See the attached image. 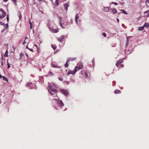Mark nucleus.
I'll return each instance as SVG.
<instances>
[{
    "label": "nucleus",
    "instance_id": "obj_5",
    "mask_svg": "<svg viewBox=\"0 0 149 149\" xmlns=\"http://www.w3.org/2000/svg\"><path fill=\"white\" fill-rule=\"evenodd\" d=\"M50 30L52 33H56L58 32V29H56V27L55 26V27H53L51 28L50 29Z\"/></svg>",
    "mask_w": 149,
    "mask_h": 149
},
{
    "label": "nucleus",
    "instance_id": "obj_23",
    "mask_svg": "<svg viewBox=\"0 0 149 149\" xmlns=\"http://www.w3.org/2000/svg\"><path fill=\"white\" fill-rule=\"evenodd\" d=\"M52 47L54 50H55L57 48L56 46L55 45H52Z\"/></svg>",
    "mask_w": 149,
    "mask_h": 149
},
{
    "label": "nucleus",
    "instance_id": "obj_52",
    "mask_svg": "<svg viewBox=\"0 0 149 149\" xmlns=\"http://www.w3.org/2000/svg\"><path fill=\"white\" fill-rule=\"evenodd\" d=\"M13 49L15 50V47L14 46H13Z\"/></svg>",
    "mask_w": 149,
    "mask_h": 149
},
{
    "label": "nucleus",
    "instance_id": "obj_42",
    "mask_svg": "<svg viewBox=\"0 0 149 149\" xmlns=\"http://www.w3.org/2000/svg\"><path fill=\"white\" fill-rule=\"evenodd\" d=\"M28 49L30 51L32 52H33V49H30L29 48H28Z\"/></svg>",
    "mask_w": 149,
    "mask_h": 149
},
{
    "label": "nucleus",
    "instance_id": "obj_38",
    "mask_svg": "<svg viewBox=\"0 0 149 149\" xmlns=\"http://www.w3.org/2000/svg\"><path fill=\"white\" fill-rule=\"evenodd\" d=\"M111 3L112 4H115V5H117L118 4V3H116V2H112Z\"/></svg>",
    "mask_w": 149,
    "mask_h": 149
},
{
    "label": "nucleus",
    "instance_id": "obj_46",
    "mask_svg": "<svg viewBox=\"0 0 149 149\" xmlns=\"http://www.w3.org/2000/svg\"><path fill=\"white\" fill-rule=\"evenodd\" d=\"M146 3H149V0H147L146 1Z\"/></svg>",
    "mask_w": 149,
    "mask_h": 149
},
{
    "label": "nucleus",
    "instance_id": "obj_9",
    "mask_svg": "<svg viewBox=\"0 0 149 149\" xmlns=\"http://www.w3.org/2000/svg\"><path fill=\"white\" fill-rule=\"evenodd\" d=\"M83 67V63H79L78 66H77L76 67H78L77 68V70H79L80 69H81Z\"/></svg>",
    "mask_w": 149,
    "mask_h": 149
},
{
    "label": "nucleus",
    "instance_id": "obj_1",
    "mask_svg": "<svg viewBox=\"0 0 149 149\" xmlns=\"http://www.w3.org/2000/svg\"><path fill=\"white\" fill-rule=\"evenodd\" d=\"M48 91L49 93L52 95L53 94L52 93V92L55 93H57V90L55 88H53L52 86L50 84H49V85Z\"/></svg>",
    "mask_w": 149,
    "mask_h": 149
},
{
    "label": "nucleus",
    "instance_id": "obj_20",
    "mask_svg": "<svg viewBox=\"0 0 149 149\" xmlns=\"http://www.w3.org/2000/svg\"><path fill=\"white\" fill-rule=\"evenodd\" d=\"M144 27L143 26H141L138 29L140 31H141L144 29Z\"/></svg>",
    "mask_w": 149,
    "mask_h": 149
},
{
    "label": "nucleus",
    "instance_id": "obj_26",
    "mask_svg": "<svg viewBox=\"0 0 149 149\" xmlns=\"http://www.w3.org/2000/svg\"><path fill=\"white\" fill-rule=\"evenodd\" d=\"M112 12L113 14H115L117 12V10L116 9H113L112 10Z\"/></svg>",
    "mask_w": 149,
    "mask_h": 149
},
{
    "label": "nucleus",
    "instance_id": "obj_27",
    "mask_svg": "<svg viewBox=\"0 0 149 149\" xmlns=\"http://www.w3.org/2000/svg\"><path fill=\"white\" fill-rule=\"evenodd\" d=\"M2 77L3 78V80H5V81H8V79H7V78H6L5 77L3 76Z\"/></svg>",
    "mask_w": 149,
    "mask_h": 149
},
{
    "label": "nucleus",
    "instance_id": "obj_22",
    "mask_svg": "<svg viewBox=\"0 0 149 149\" xmlns=\"http://www.w3.org/2000/svg\"><path fill=\"white\" fill-rule=\"evenodd\" d=\"M33 84L32 83H28L27 84L26 86L30 87L31 86H32Z\"/></svg>",
    "mask_w": 149,
    "mask_h": 149
},
{
    "label": "nucleus",
    "instance_id": "obj_14",
    "mask_svg": "<svg viewBox=\"0 0 149 149\" xmlns=\"http://www.w3.org/2000/svg\"><path fill=\"white\" fill-rule=\"evenodd\" d=\"M145 16L148 17L149 16V10L145 12Z\"/></svg>",
    "mask_w": 149,
    "mask_h": 149
},
{
    "label": "nucleus",
    "instance_id": "obj_45",
    "mask_svg": "<svg viewBox=\"0 0 149 149\" xmlns=\"http://www.w3.org/2000/svg\"><path fill=\"white\" fill-rule=\"evenodd\" d=\"M53 85L55 87H56V85L55 83H53Z\"/></svg>",
    "mask_w": 149,
    "mask_h": 149
},
{
    "label": "nucleus",
    "instance_id": "obj_39",
    "mask_svg": "<svg viewBox=\"0 0 149 149\" xmlns=\"http://www.w3.org/2000/svg\"><path fill=\"white\" fill-rule=\"evenodd\" d=\"M20 57H22L23 56V54L22 53H21L19 54Z\"/></svg>",
    "mask_w": 149,
    "mask_h": 149
},
{
    "label": "nucleus",
    "instance_id": "obj_17",
    "mask_svg": "<svg viewBox=\"0 0 149 149\" xmlns=\"http://www.w3.org/2000/svg\"><path fill=\"white\" fill-rule=\"evenodd\" d=\"M143 26L144 27H146L147 28H148L149 26V24L147 23H145L144 24Z\"/></svg>",
    "mask_w": 149,
    "mask_h": 149
},
{
    "label": "nucleus",
    "instance_id": "obj_31",
    "mask_svg": "<svg viewBox=\"0 0 149 149\" xmlns=\"http://www.w3.org/2000/svg\"><path fill=\"white\" fill-rule=\"evenodd\" d=\"M6 19H7V20L8 22L9 20V16L8 15H7Z\"/></svg>",
    "mask_w": 149,
    "mask_h": 149
},
{
    "label": "nucleus",
    "instance_id": "obj_13",
    "mask_svg": "<svg viewBox=\"0 0 149 149\" xmlns=\"http://www.w3.org/2000/svg\"><path fill=\"white\" fill-rule=\"evenodd\" d=\"M79 17L78 16V14H77L75 16V21L76 22V23L77 24H78V19L79 18Z\"/></svg>",
    "mask_w": 149,
    "mask_h": 149
},
{
    "label": "nucleus",
    "instance_id": "obj_50",
    "mask_svg": "<svg viewBox=\"0 0 149 149\" xmlns=\"http://www.w3.org/2000/svg\"><path fill=\"white\" fill-rule=\"evenodd\" d=\"M30 28L31 29H32V25H30Z\"/></svg>",
    "mask_w": 149,
    "mask_h": 149
},
{
    "label": "nucleus",
    "instance_id": "obj_40",
    "mask_svg": "<svg viewBox=\"0 0 149 149\" xmlns=\"http://www.w3.org/2000/svg\"><path fill=\"white\" fill-rule=\"evenodd\" d=\"M7 65H8V68H9L10 67V65L9 64L8 62V63H7Z\"/></svg>",
    "mask_w": 149,
    "mask_h": 149
},
{
    "label": "nucleus",
    "instance_id": "obj_53",
    "mask_svg": "<svg viewBox=\"0 0 149 149\" xmlns=\"http://www.w3.org/2000/svg\"><path fill=\"white\" fill-rule=\"evenodd\" d=\"M28 38L27 37H25V38H24V39H25V40H26Z\"/></svg>",
    "mask_w": 149,
    "mask_h": 149
},
{
    "label": "nucleus",
    "instance_id": "obj_57",
    "mask_svg": "<svg viewBox=\"0 0 149 149\" xmlns=\"http://www.w3.org/2000/svg\"><path fill=\"white\" fill-rule=\"evenodd\" d=\"M26 48H28H28H29L28 47H27V45L26 46Z\"/></svg>",
    "mask_w": 149,
    "mask_h": 149
},
{
    "label": "nucleus",
    "instance_id": "obj_49",
    "mask_svg": "<svg viewBox=\"0 0 149 149\" xmlns=\"http://www.w3.org/2000/svg\"><path fill=\"white\" fill-rule=\"evenodd\" d=\"M3 1L5 2H6L8 1V0H3Z\"/></svg>",
    "mask_w": 149,
    "mask_h": 149
},
{
    "label": "nucleus",
    "instance_id": "obj_11",
    "mask_svg": "<svg viewBox=\"0 0 149 149\" xmlns=\"http://www.w3.org/2000/svg\"><path fill=\"white\" fill-rule=\"evenodd\" d=\"M49 25V29L53 27H55V25L53 22H50Z\"/></svg>",
    "mask_w": 149,
    "mask_h": 149
},
{
    "label": "nucleus",
    "instance_id": "obj_33",
    "mask_svg": "<svg viewBox=\"0 0 149 149\" xmlns=\"http://www.w3.org/2000/svg\"><path fill=\"white\" fill-rule=\"evenodd\" d=\"M84 74L86 76L85 77V78L87 77V72H86L85 71L84 72Z\"/></svg>",
    "mask_w": 149,
    "mask_h": 149
},
{
    "label": "nucleus",
    "instance_id": "obj_8",
    "mask_svg": "<svg viewBox=\"0 0 149 149\" xmlns=\"http://www.w3.org/2000/svg\"><path fill=\"white\" fill-rule=\"evenodd\" d=\"M65 37L63 36H61L58 38V40L60 42H62L64 40Z\"/></svg>",
    "mask_w": 149,
    "mask_h": 149
},
{
    "label": "nucleus",
    "instance_id": "obj_36",
    "mask_svg": "<svg viewBox=\"0 0 149 149\" xmlns=\"http://www.w3.org/2000/svg\"><path fill=\"white\" fill-rule=\"evenodd\" d=\"M12 1L15 4V5H16L17 2L16 0H12Z\"/></svg>",
    "mask_w": 149,
    "mask_h": 149
},
{
    "label": "nucleus",
    "instance_id": "obj_56",
    "mask_svg": "<svg viewBox=\"0 0 149 149\" xmlns=\"http://www.w3.org/2000/svg\"><path fill=\"white\" fill-rule=\"evenodd\" d=\"M38 1H42V0H38Z\"/></svg>",
    "mask_w": 149,
    "mask_h": 149
},
{
    "label": "nucleus",
    "instance_id": "obj_4",
    "mask_svg": "<svg viewBox=\"0 0 149 149\" xmlns=\"http://www.w3.org/2000/svg\"><path fill=\"white\" fill-rule=\"evenodd\" d=\"M78 67H75L73 71H70L68 72L67 73V74L68 75H69L70 74H72L73 75L74 74H75L76 72L77 71V69Z\"/></svg>",
    "mask_w": 149,
    "mask_h": 149
},
{
    "label": "nucleus",
    "instance_id": "obj_30",
    "mask_svg": "<svg viewBox=\"0 0 149 149\" xmlns=\"http://www.w3.org/2000/svg\"><path fill=\"white\" fill-rule=\"evenodd\" d=\"M4 25L5 26H6V27L5 28V29H6L8 28V24L7 23L6 24H5Z\"/></svg>",
    "mask_w": 149,
    "mask_h": 149
},
{
    "label": "nucleus",
    "instance_id": "obj_34",
    "mask_svg": "<svg viewBox=\"0 0 149 149\" xmlns=\"http://www.w3.org/2000/svg\"><path fill=\"white\" fill-rule=\"evenodd\" d=\"M102 34L103 36H104V37H105L107 36L106 34L105 33H102Z\"/></svg>",
    "mask_w": 149,
    "mask_h": 149
},
{
    "label": "nucleus",
    "instance_id": "obj_48",
    "mask_svg": "<svg viewBox=\"0 0 149 149\" xmlns=\"http://www.w3.org/2000/svg\"><path fill=\"white\" fill-rule=\"evenodd\" d=\"M3 76L0 74V78H2Z\"/></svg>",
    "mask_w": 149,
    "mask_h": 149
},
{
    "label": "nucleus",
    "instance_id": "obj_43",
    "mask_svg": "<svg viewBox=\"0 0 149 149\" xmlns=\"http://www.w3.org/2000/svg\"><path fill=\"white\" fill-rule=\"evenodd\" d=\"M53 100L57 102H58V100L54 98Z\"/></svg>",
    "mask_w": 149,
    "mask_h": 149
},
{
    "label": "nucleus",
    "instance_id": "obj_10",
    "mask_svg": "<svg viewBox=\"0 0 149 149\" xmlns=\"http://www.w3.org/2000/svg\"><path fill=\"white\" fill-rule=\"evenodd\" d=\"M76 59L75 57H69L67 59V62H69L70 61H72L75 60Z\"/></svg>",
    "mask_w": 149,
    "mask_h": 149
},
{
    "label": "nucleus",
    "instance_id": "obj_44",
    "mask_svg": "<svg viewBox=\"0 0 149 149\" xmlns=\"http://www.w3.org/2000/svg\"><path fill=\"white\" fill-rule=\"evenodd\" d=\"M128 41H129V40H128V37H127V42H128ZM127 43H126V45H127Z\"/></svg>",
    "mask_w": 149,
    "mask_h": 149
},
{
    "label": "nucleus",
    "instance_id": "obj_16",
    "mask_svg": "<svg viewBox=\"0 0 149 149\" xmlns=\"http://www.w3.org/2000/svg\"><path fill=\"white\" fill-rule=\"evenodd\" d=\"M114 93L115 94H119L121 93V91L119 90L116 89L115 90Z\"/></svg>",
    "mask_w": 149,
    "mask_h": 149
},
{
    "label": "nucleus",
    "instance_id": "obj_35",
    "mask_svg": "<svg viewBox=\"0 0 149 149\" xmlns=\"http://www.w3.org/2000/svg\"><path fill=\"white\" fill-rule=\"evenodd\" d=\"M49 74L51 75H53L52 72L51 71H49Z\"/></svg>",
    "mask_w": 149,
    "mask_h": 149
},
{
    "label": "nucleus",
    "instance_id": "obj_24",
    "mask_svg": "<svg viewBox=\"0 0 149 149\" xmlns=\"http://www.w3.org/2000/svg\"><path fill=\"white\" fill-rule=\"evenodd\" d=\"M121 11H122V12L123 13L125 14H127V12L125 11V10H121Z\"/></svg>",
    "mask_w": 149,
    "mask_h": 149
},
{
    "label": "nucleus",
    "instance_id": "obj_3",
    "mask_svg": "<svg viewBox=\"0 0 149 149\" xmlns=\"http://www.w3.org/2000/svg\"><path fill=\"white\" fill-rule=\"evenodd\" d=\"M123 62V61H121V60H119L118 62H117V63L116 64V65L119 68H123V67L124 65L123 64H121V63Z\"/></svg>",
    "mask_w": 149,
    "mask_h": 149
},
{
    "label": "nucleus",
    "instance_id": "obj_51",
    "mask_svg": "<svg viewBox=\"0 0 149 149\" xmlns=\"http://www.w3.org/2000/svg\"><path fill=\"white\" fill-rule=\"evenodd\" d=\"M117 21L118 22H119V19L118 18H117Z\"/></svg>",
    "mask_w": 149,
    "mask_h": 149
},
{
    "label": "nucleus",
    "instance_id": "obj_2",
    "mask_svg": "<svg viewBox=\"0 0 149 149\" xmlns=\"http://www.w3.org/2000/svg\"><path fill=\"white\" fill-rule=\"evenodd\" d=\"M6 15L5 11L3 9L0 8V19L4 17Z\"/></svg>",
    "mask_w": 149,
    "mask_h": 149
},
{
    "label": "nucleus",
    "instance_id": "obj_58",
    "mask_svg": "<svg viewBox=\"0 0 149 149\" xmlns=\"http://www.w3.org/2000/svg\"><path fill=\"white\" fill-rule=\"evenodd\" d=\"M1 65H3V63H1Z\"/></svg>",
    "mask_w": 149,
    "mask_h": 149
},
{
    "label": "nucleus",
    "instance_id": "obj_21",
    "mask_svg": "<svg viewBox=\"0 0 149 149\" xmlns=\"http://www.w3.org/2000/svg\"><path fill=\"white\" fill-rule=\"evenodd\" d=\"M8 51H7V50L5 52V53L4 54V56L5 57H8Z\"/></svg>",
    "mask_w": 149,
    "mask_h": 149
},
{
    "label": "nucleus",
    "instance_id": "obj_28",
    "mask_svg": "<svg viewBox=\"0 0 149 149\" xmlns=\"http://www.w3.org/2000/svg\"><path fill=\"white\" fill-rule=\"evenodd\" d=\"M59 4L58 0H56V6L58 5Z\"/></svg>",
    "mask_w": 149,
    "mask_h": 149
},
{
    "label": "nucleus",
    "instance_id": "obj_7",
    "mask_svg": "<svg viewBox=\"0 0 149 149\" xmlns=\"http://www.w3.org/2000/svg\"><path fill=\"white\" fill-rule=\"evenodd\" d=\"M58 19L60 22V24L61 26L63 29H64L65 27V25H63V23H61L62 19L61 17H59Z\"/></svg>",
    "mask_w": 149,
    "mask_h": 149
},
{
    "label": "nucleus",
    "instance_id": "obj_37",
    "mask_svg": "<svg viewBox=\"0 0 149 149\" xmlns=\"http://www.w3.org/2000/svg\"><path fill=\"white\" fill-rule=\"evenodd\" d=\"M58 79L59 80L61 81H62L63 80V79L62 78H59Z\"/></svg>",
    "mask_w": 149,
    "mask_h": 149
},
{
    "label": "nucleus",
    "instance_id": "obj_19",
    "mask_svg": "<svg viewBox=\"0 0 149 149\" xmlns=\"http://www.w3.org/2000/svg\"><path fill=\"white\" fill-rule=\"evenodd\" d=\"M52 67L54 68H60V67L57 66L56 65H55L54 64H52Z\"/></svg>",
    "mask_w": 149,
    "mask_h": 149
},
{
    "label": "nucleus",
    "instance_id": "obj_18",
    "mask_svg": "<svg viewBox=\"0 0 149 149\" xmlns=\"http://www.w3.org/2000/svg\"><path fill=\"white\" fill-rule=\"evenodd\" d=\"M104 10L106 12H108L109 10V8L108 7H105Z\"/></svg>",
    "mask_w": 149,
    "mask_h": 149
},
{
    "label": "nucleus",
    "instance_id": "obj_32",
    "mask_svg": "<svg viewBox=\"0 0 149 149\" xmlns=\"http://www.w3.org/2000/svg\"><path fill=\"white\" fill-rule=\"evenodd\" d=\"M0 24L1 25H3V26H4V25H5V24L3 22H1V21H0Z\"/></svg>",
    "mask_w": 149,
    "mask_h": 149
},
{
    "label": "nucleus",
    "instance_id": "obj_29",
    "mask_svg": "<svg viewBox=\"0 0 149 149\" xmlns=\"http://www.w3.org/2000/svg\"><path fill=\"white\" fill-rule=\"evenodd\" d=\"M19 19H21L22 17V15L21 14V13H20V12L19 13Z\"/></svg>",
    "mask_w": 149,
    "mask_h": 149
},
{
    "label": "nucleus",
    "instance_id": "obj_25",
    "mask_svg": "<svg viewBox=\"0 0 149 149\" xmlns=\"http://www.w3.org/2000/svg\"><path fill=\"white\" fill-rule=\"evenodd\" d=\"M68 62H67V60L66 63H65V67H68V66H69V65L68 64Z\"/></svg>",
    "mask_w": 149,
    "mask_h": 149
},
{
    "label": "nucleus",
    "instance_id": "obj_12",
    "mask_svg": "<svg viewBox=\"0 0 149 149\" xmlns=\"http://www.w3.org/2000/svg\"><path fill=\"white\" fill-rule=\"evenodd\" d=\"M61 91L62 93L64 94L66 96L68 95V93L66 90L62 89L61 90Z\"/></svg>",
    "mask_w": 149,
    "mask_h": 149
},
{
    "label": "nucleus",
    "instance_id": "obj_15",
    "mask_svg": "<svg viewBox=\"0 0 149 149\" xmlns=\"http://www.w3.org/2000/svg\"><path fill=\"white\" fill-rule=\"evenodd\" d=\"M58 104L59 106L61 107H62L64 105L63 103L61 100L59 101Z\"/></svg>",
    "mask_w": 149,
    "mask_h": 149
},
{
    "label": "nucleus",
    "instance_id": "obj_6",
    "mask_svg": "<svg viewBox=\"0 0 149 149\" xmlns=\"http://www.w3.org/2000/svg\"><path fill=\"white\" fill-rule=\"evenodd\" d=\"M69 6V2H67L66 3L64 4V6L65 9L67 11L68 9V8Z\"/></svg>",
    "mask_w": 149,
    "mask_h": 149
},
{
    "label": "nucleus",
    "instance_id": "obj_41",
    "mask_svg": "<svg viewBox=\"0 0 149 149\" xmlns=\"http://www.w3.org/2000/svg\"><path fill=\"white\" fill-rule=\"evenodd\" d=\"M26 42L25 41V40H24V42H23L22 43V44L23 45H24L25 44H26Z\"/></svg>",
    "mask_w": 149,
    "mask_h": 149
},
{
    "label": "nucleus",
    "instance_id": "obj_47",
    "mask_svg": "<svg viewBox=\"0 0 149 149\" xmlns=\"http://www.w3.org/2000/svg\"><path fill=\"white\" fill-rule=\"evenodd\" d=\"M29 24H30V25H32V23L31 22H30V20L29 21Z\"/></svg>",
    "mask_w": 149,
    "mask_h": 149
},
{
    "label": "nucleus",
    "instance_id": "obj_54",
    "mask_svg": "<svg viewBox=\"0 0 149 149\" xmlns=\"http://www.w3.org/2000/svg\"><path fill=\"white\" fill-rule=\"evenodd\" d=\"M93 62H94V61H93H93H92V62H93V66L94 65Z\"/></svg>",
    "mask_w": 149,
    "mask_h": 149
},
{
    "label": "nucleus",
    "instance_id": "obj_55",
    "mask_svg": "<svg viewBox=\"0 0 149 149\" xmlns=\"http://www.w3.org/2000/svg\"><path fill=\"white\" fill-rule=\"evenodd\" d=\"M35 45L37 47V48H38V47L36 45Z\"/></svg>",
    "mask_w": 149,
    "mask_h": 149
}]
</instances>
